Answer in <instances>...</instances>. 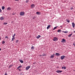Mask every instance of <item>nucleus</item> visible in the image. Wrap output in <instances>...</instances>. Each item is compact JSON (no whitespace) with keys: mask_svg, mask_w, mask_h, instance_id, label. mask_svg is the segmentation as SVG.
<instances>
[{"mask_svg":"<svg viewBox=\"0 0 75 75\" xmlns=\"http://www.w3.org/2000/svg\"><path fill=\"white\" fill-rule=\"evenodd\" d=\"M20 15L21 16H24V12L23 11L21 12L20 13Z\"/></svg>","mask_w":75,"mask_h":75,"instance_id":"f257e3e1","label":"nucleus"},{"mask_svg":"<svg viewBox=\"0 0 75 75\" xmlns=\"http://www.w3.org/2000/svg\"><path fill=\"white\" fill-rule=\"evenodd\" d=\"M58 40V38L57 37H54V38L53 41H57Z\"/></svg>","mask_w":75,"mask_h":75,"instance_id":"f03ea898","label":"nucleus"},{"mask_svg":"<svg viewBox=\"0 0 75 75\" xmlns=\"http://www.w3.org/2000/svg\"><path fill=\"white\" fill-rule=\"evenodd\" d=\"M34 7H35V5H34V4H32V5H31V8H34Z\"/></svg>","mask_w":75,"mask_h":75,"instance_id":"7ed1b4c3","label":"nucleus"},{"mask_svg":"<svg viewBox=\"0 0 75 75\" xmlns=\"http://www.w3.org/2000/svg\"><path fill=\"white\" fill-rule=\"evenodd\" d=\"M62 71L61 70H57L56 71V72L57 73H61Z\"/></svg>","mask_w":75,"mask_h":75,"instance_id":"20e7f679","label":"nucleus"},{"mask_svg":"<svg viewBox=\"0 0 75 75\" xmlns=\"http://www.w3.org/2000/svg\"><path fill=\"white\" fill-rule=\"evenodd\" d=\"M55 56V54H54L52 55H51L50 56V58H53Z\"/></svg>","mask_w":75,"mask_h":75,"instance_id":"39448f33","label":"nucleus"},{"mask_svg":"<svg viewBox=\"0 0 75 75\" xmlns=\"http://www.w3.org/2000/svg\"><path fill=\"white\" fill-rule=\"evenodd\" d=\"M65 58V56H61V59L62 60L64 59V58Z\"/></svg>","mask_w":75,"mask_h":75,"instance_id":"423d86ee","label":"nucleus"},{"mask_svg":"<svg viewBox=\"0 0 75 75\" xmlns=\"http://www.w3.org/2000/svg\"><path fill=\"white\" fill-rule=\"evenodd\" d=\"M30 68V66L26 67V70H28Z\"/></svg>","mask_w":75,"mask_h":75,"instance_id":"0eeeda50","label":"nucleus"},{"mask_svg":"<svg viewBox=\"0 0 75 75\" xmlns=\"http://www.w3.org/2000/svg\"><path fill=\"white\" fill-rule=\"evenodd\" d=\"M66 42V40H65L64 39H63L62 40V41H61V42Z\"/></svg>","mask_w":75,"mask_h":75,"instance_id":"6e6552de","label":"nucleus"},{"mask_svg":"<svg viewBox=\"0 0 75 75\" xmlns=\"http://www.w3.org/2000/svg\"><path fill=\"white\" fill-rule=\"evenodd\" d=\"M72 26L73 28H74L75 27V23H72Z\"/></svg>","mask_w":75,"mask_h":75,"instance_id":"1a4fd4ad","label":"nucleus"},{"mask_svg":"<svg viewBox=\"0 0 75 75\" xmlns=\"http://www.w3.org/2000/svg\"><path fill=\"white\" fill-rule=\"evenodd\" d=\"M51 27V25H48V26L47 27V30H48L49 28H50Z\"/></svg>","mask_w":75,"mask_h":75,"instance_id":"9d476101","label":"nucleus"},{"mask_svg":"<svg viewBox=\"0 0 75 75\" xmlns=\"http://www.w3.org/2000/svg\"><path fill=\"white\" fill-rule=\"evenodd\" d=\"M62 69H66V67L65 66H63L62 67Z\"/></svg>","mask_w":75,"mask_h":75,"instance_id":"9b49d317","label":"nucleus"},{"mask_svg":"<svg viewBox=\"0 0 75 75\" xmlns=\"http://www.w3.org/2000/svg\"><path fill=\"white\" fill-rule=\"evenodd\" d=\"M41 14V12H36V14H38V15H40V14Z\"/></svg>","mask_w":75,"mask_h":75,"instance_id":"f8f14e48","label":"nucleus"},{"mask_svg":"<svg viewBox=\"0 0 75 75\" xmlns=\"http://www.w3.org/2000/svg\"><path fill=\"white\" fill-rule=\"evenodd\" d=\"M55 55L57 56H59V55H60V54H59V53H56L55 54Z\"/></svg>","mask_w":75,"mask_h":75,"instance_id":"ddd939ff","label":"nucleus"},{"mask_svg":"<svg viewBox=\"0 0 75 75\" xmlns=\"http://www.w3.org/2000/svg\"><path fill=\"white\" fill-rule=\"evenodd\" d=\"M19 61H20V62H21V63H23L24 62H23V60L21 59H20Z\"/></svg>","mask_w":75,"mask_h":75,"instance_id":"4468645a","label":"nucleus"},{"mask_svg":"<svg viewBox=\"0 0 75 75\" xmlns=\"http://www.w3.org/2000/svg\"><path fill=\"white\" fill-rule=\"evenodd\" d=\"M11 10V8L10 7H9L7 8V10Z\"/></svg>","mask_w":75,"mask_h":75,"instance_id":"2eb2a0df","label":"nucleus"},{"mask_svg":"<svg viewBox=\"0 0 75 75\" xmlns=\"http://www.w3.org/2000/svg\"><path fill=\"white\" fill-rule=\"evenodd\" d=\"M40 35H38L37 37H36L37 38H40Z\"/></svg>","mask_w":75,"mask_h":75,"instance_id":"dca6fc26","label":"nucleus"},{"mask_svg":"<svg viewBox=\"0 0 75 75\" xmlns=\"http://www.w3.org/2000/svg\"><path fill=\"white\" fill-rule=\"evenodd\" d=\"M15 40V37H13V38H12V40L11 41H14V40Z\"/></svg>","mask_w":75,"mask_h":75,"instance_id":"f3484780","label":"nucleus"},{"mask_svg":"<svg viewBox=\"0 0 75 75\" xmlns=\"http://www.w3.org/2000/svg\"><path fill=\"white\" fill-rule=\"evenodd\" d=\"M72 35V33H71V34H70L69 35H68V37H71V35Z\"/></svg>","mask_w":75,"mask_h":75,"instance_id":"a211bd4d","label":"nucleus"},{"mask_svg":"<svg viewBox=\"0 0 75 75\" xmlns=\"http://www.w3.org/2000/svg\"><path fill=\"white\" fill-rule=\"evenodd\" d=\"M4 8H5V7L4 6H3L2 7V10H4Z\"/></svg>","mask_w":75,"mask_h":75,"instance_id":"6ab92c4d","label":"nucleus"},{"mask_svg":"<svg viewBox=\"0 0 75 75\" xmlns=\"http://www.w3.org/2000/svg\"><path fill=\"white\" fill-rule=\"evenodd\" d=\"M22 66H19L17 68V69H19V68H21L22 67Z\"/></svg>","mask_w":75,"mask_h":75,"instance_id":"aec40b11","label":"nucleus"},{"mask_svg":"<svg viewBox=\"0 0 75 75\" xmlns=\"http://www.w3.org/2000/svg\"><path fill=\"white\" fill-rule=\"evenodd\" d=\"M3 19H4V18H3V17H1L0 18V20H3Z\"/></svg>","mask_w":75,"mask_h":75,"instance_id":"412c9836","label":"nucleus"},{"mask_svg":"<svg viewBox=\"0 0 75 75\" xmlns=\"http://www.w3.org/2000/svg\"><path fill=\"white\" fill-rule=\"evenodd\" d=\"M12 66H13V65H9V68H11V67H12Z\"/></svg>","mask_w":75,"mask_h":75,"instance_id":"4be33fe9","label":"nucleus"},{"mask_svg":"<svg viewBox=\"0 0 75 75\" xmlns=\"http://www.w3.org/2000/svg\"><path fill=\"white\" fill-rule=\"evenodd\" d=\"M57 28V27H55L53 29V30H55Z\"/></svg>","mask_w":75,"mask_h":75,"instance_id":"5701e85b","label":"nucleus"},{"mask_svg":"<svg viewBox=\"0 0 75 75\" xmlns=\"http://www.w3.org/2000/svg\"><path fill=\"white\" fill-rule=\"evenodd\" d=\"M61 30H59L57 31V32L58 33H59V32H61Z\"/></svg>","mask_w":75,"mask_h":75,"instance_id":"b1692460","label":"nucleus"},{"mask_svg":"<svg viewBox=\"0 0 75 75\" xmlns=\"http://www.w3.org/2000/svg\"><path fill=\"white\" fill-rule=\"evenodd\" d=\"M4 25H6L7 24V23L4 22Z\"/></svg>","mask_w":75,"mask_h":75,"instance_id":"393cba45","label":"nucleus"},{"mask_svg":"<svg viewBox=\"0 0 75 75\" xmlns=\"http://www.w3.org/2000/svg\"><path fill=\"white\" fill-rule=\"evenodd\" d=\"M31 50H34V46H32L31 47Z\"/></svg>","mask_w":75,"mask_h":75,"instance_id":"a878e982","label":"nucleus"},{"mask_svg":"<svg viewBox=\"0 0 75 75\" xmlns=\"http://www.w3.org/2000/svg\"><path fill=\"white\" fill-rule=\"evenodd\" d=\"M15 36H16V34L14 33V35L12 36V37H14Z\"/></svg>","mask_w":75,"mask_h":75,"instance_id":"bb28decb","label":"nucleus"},{"mask_svg":"<svg viewBox=\"0 0 75 75\" xmlns=\"http://www.w3.org/2000/svg\"><path fill=\"white\" fill-rule=\"evenodd\" d=\"M2 44H5V41H3L2 42Z\"/></svg>","mask_w":75,"mask_h":75,"instance_id":"cd10ccee","label":"nucleus"},{"mask_svg":"<svg viewBox=\"0 0 75 75\" xmlns=\"http://www.w3.org/2000/svg\"><path fill=\"white\" fill-rule=\"evenodd\" d=\"M64 33H68V32L67 31H65L64 32Z\"/></svg>","mask_w":75,"mask_h":75,"instance_id":"c85d7f7f","label":"nucleus"},{"mask_svg":"<svg viewBox=\"0 0 75 75\" xmlns=\"http://www.w3.org/2000/svg\"><path fill=\"white\" fill-rule=\"evenodd\" d=\"M67 23H69V20H67Z\"/></svg>","mask_w":75,"mask_h":75,"instance_id":"c756f323","label":"nucleus"},{"mask_svg":"<svg viewBox=\"0 0 75 75\" xmlns=\"http://www.w3.org/2000/svg\"><path fill=\"white\" fill-rule=\"evenodd\" d=\"M5 38H7L8 39V37H7V36H6Z\"/></svg>","mask_w":75,"mask_h":75,"instance_id":"7c9ffc66","label":"nucleus"},{"mask_svg":"<svg viewBox=\"0 0 75 75\" xmlns=\"http://www.w3.org/2000/svg\"><path fill=\"white\" fill-rule=\"evenodd\" d=\"M28 1H29V0H27L26 1V3H28Z\"/></svg>","mask_w":75,"mask_h":75,"instance_id":"2f4dec72","label":"nucleus"},{"mask_svg":"<svg viewBox=\"0 0 75 75\" xmlns=\"http://www.w3.org/2000/svg\"><path fill=\"white\" fill-rule=\"evenodd\" d=\"M18 40H17L16 42H17L18 43Z\"/></svg>","mask_w":75,"mask_h":75,"instance_id":"473e14b6","label":"nucleus"},{"mask_svg":"<svg viewBox=\"0 0 75 75\" xmlns=\"http://www.w3.org/2000/svg\"><path fill=\"white\" fill-rule=\"evenodd\" d=\"M46 55V54H43L42 55V56H45Z\"/></svg>","mask_w":75,"mask_h":75,"instance_id":"72a5a7b5","label":"nucleus"},{"mask_svg":"<svg viewBox=\"0 0 75 75\" xmlns=\"http://www.w3.org/2000/svg\"><path fill=\"white\" fill-rule=\"evenodd\" d=\"M15 1H19L20 0H15Z\"/></svg>","mask_w":75,"mask_h":75,"instance_id":"f704fd0d","label":"nucleus"},{"mask_svg":"<svg viewBox=\"0 0 75 75\" xmlns=\"http://www.w3.org/2000/svg\"><path fill=\"white\" fill-rule=\"evenodd\" d=\"M1 8H0V12H1Z\"/></svg>","mask_w":75,"mask_h":75,"instance_id":"c9c22d12","label":"nucleus"},{"mask_svg":"<svg viewBox=\"0 0 75 75\" xmlns=\"http://www.w3.org/2000/svg\"><path fill=\"white\" fill-rule=\"evenodd\" d=\"M7 75V73H5V75Z\"/></svg>","mask_w":75,"mask_h":75,"instance_id":"e433bc0d","label":"nucleus"},{"mask_svg":"<svg viewBox=\"0 0 75 75\" xmlns=\"http://www.w3.org/2000/svg\"><path fill=\"white\" fill-rule=\"evenodd\" d=\"M73 45L74 46H75V42L74 43H73Z\"/></svg>","mask_w":75,"mask_h":75,"instance_id":"4c0bfd02","label":"nucleus"},{"mask_svg":"<svg viewBox=\"0 0 75 75\" xmlns=\"http://www.w3.org/2000/svg\"><path fill=\"white\" fill-rule=\"evenodd\" d=\"M14 14H15V13H13L12 14V15H14Z\"/></svg>","mask_w":75,"mask_h":75,"instance_id":"58836bf2","label":"nucleus"},{"mask_svg":"<svg viewBox=\"0 0 75 75\" xmlns=\"http://www.w3.org/2000/svg\"><path fill=\"white\" fill-rule=\"evenodd\" d=\"M39 56H40V57H41V56H42V55H40Z\"/></svg>","mask_w":75,"mask_h":75,"instance_id":"ea45409f","label":"nucleus"},{"mask_svg":"<svg viewBox=\"0 0 75 75\" xmlns=\"http://www.w3.org/2000/svg\"><path fill=\"white\" fill-rule=\"evenodd\" d=\"M34 18H35V17H33V19H34Z\"/></svg>","mask_w":75,"mask_h":75,"instance_id":"a19ab883","label":"nucleus"},{"mask_svg":"<svg viewBox=\"0 0 75 75\" xmlns=\"http://www.w3.org/2000/svg\"><path fill=\"white\" fill-rule=\"evenodd\" d=\"M33 64H35V62L33 63Z\"/></svg>","mask_w":75,"mask_h":75,"instance_id":"79ce46f5","label":"nucleus"},{"mask_svg":"<svg viewBox=\"0 0 75 75\" xmlns=\"http://www.w3.org/2000/svg\"><path fill=\"white\" fill-rule=\"evenodd\" d=\"M72 9H73V8H71V10H72Z\"/></svg>","mask_w":75,"mask_h":75,"instance_id":"37998d69","label":"nucleus"},{"mask_svg":"<svg viewBox=\"0 0 75 75\" xmlns=\"http://www.w3.org/2000/svg\"><path fill=\"white\" fill-rule=\"evenodd\" d=\"M19 71H21V69H19Z\"/></svg>","mask_w":75,"mask_h":75,"instance_id":"c03bdc74","label":"nucleus"},{"mask_svg":"<svg viewBox=\"0 0 75 75\" xmlns=\"http://www.w3.org/2000/svg\"><path fill=\"white\" fill-rule=\"evenodd\" d=\"M20 75H22V74H20Z\"/></svg>","mask_w":75,"mask_h":75,"instance_id":"a18cd8bd","label":"nucleus"},{"mask_svg":"<svg viewBox=\"0 0 75 75\" xmlns=\"http://www.w3.org/2000/svg\"><path fill=\"white\" fill-rule=\"evenodd\" d=\"M13 23V21H11V23Z\"/></svg>","mask_w":75,"mask_h":75,"instance_id":"49530a36","label":"nucleus"},{"mask_svg":"<svg viewBox=\"0 0 75 75\" xmlns=\"http://www.w3.org/2000/svg\"><path fill=\"white\" fill-rule=\"evenodd\" d=\"M1 51V48H0V51Z\"/></svg>","mask_w":75,"mask_h":75,"instance_id":"de8ad7c7","label":"nucleus"},{"mask_svg":"<svg viewBox=\"0 0 75 75\" xmlns=\"http://www.w3.org/2000/svg\"><path fill=\"white\" fill-rule=\"evenodd\" d=\"M74 71H75V70H73Z\"/></svg>","mask_w":75,"mask_h":75,"instance_id":"09e8293b","label":"nucleus"},{"mask_svg":"<svg viewBox=\"0 0 75 75\" xmlns=\"http://www.w3.org/2000/svg\"><path fill=\"white\" fill-rule=\"evenodd\" d=\"M0 40H1V38H0Z\"/></svg>","mask_w":75,"mask_h":75,"instance_id":"8fccbe9b","label":"nucleus"}]
</instances>
